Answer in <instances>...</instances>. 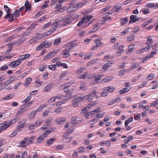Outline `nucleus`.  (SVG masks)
<instances>
[{"label": "nucleus", "mask_w": 158, "mask_h": 158, "mask_svg": "<svg viewBox=\"0 0 158 158\" xmlns=\"http://www.w3.org/2000/svg\"><path fill=\"white\" fill-rule=\"evenodd\" d=\"M152 43L153 41L152 39L151 38V36H149L148 38L147 39V42L146 43V44L148 45V46L141 49L139 51V53H141L144 51H146L147 50H149L151 48L150 45L152 44Z\"/></svg>", "instance_id": "1"}, {"label": "nucleus", "mask_w": 158, "mask_h": 158, "mask_svg": "<svg viewBox=\"0 0 158 158\" xmlns=\"http://www.w3.org/2000/svg\"><path fill=\"white\" fill-rule=\"evenodd\" d=\"M97 93V92L96 91H94L92 93H90L89 94L85 96L86 100H87L89 102L91 101L96 96Z\"/></svg>", "instance_id": "2"}, {"label": "nucleus", "mask_w": 158, "mask_h": 158, "mask_svg": "<svg viewBox=\"0 0 158 158\" xmlns=\"http://www.w3.org/2000/svg\"><path fill=\"white\" fill-rule=\"evenodd\" d=\"M71 15H69L66 16L62 20L63 23L61 25L62 27L66 26L68 24H69L71 22L70 19L71 18Z\"/></svg>", "instance_id": "3"}, {"label": "nucleus", "mask_w": 158, "mask_h": 158, "mask_svg": "<svg viewBox=\"0 0 158 158\" xmlns=\"http://www.w3.org/2000/svg\"><path fill=\"white\" fill-rule=\"evenodd\" d=\"M43 37V36H42L40 35L37 34L35 37L29 40V43L31 44H34L39 40L41 39Z\"/></svg>", "instance_id": "4"}, {"label": "nucleus", "mask_w": 158, "mask_h": 158, "mask_svg": "<svg viewBox=\"0 0 158 158\" xmlns=\"http://www.w3.org/2000/svg\"><path fill=\"white\" fill-rule=\"evenodd\" d=\"M19 119V118L16 117L14 119H12L10 121H5L4 122V123H5L6 127H5V128H7L10 126L11 124H13L14 123H15L17 121H18Z\"/></svg>", "instance_id": "5"}, {"label": "nucleus", "mask_w": 158, "mask_h": 158, "mask_svg": "<svg viewBox=\"0 0 158 158\" xmlns=\"http://www.w3.org/2000/svg\"><path fill=\"white\" fill-rule=\"evenodd\" d=\"M56 53V52L54 51L51 52L49 53L48 55L44 56V57L43 59L44 60H47L48 59H51L54 57Z\"/></svg>", "instance_id": "6"}, {"label": "nucleus", "mask_w": 158, "mask_h": 158, "mask_svg": "<svg viewBox=\"0 0 158 158\" xmlns=\"http://www.w3.org/2000/svg\"><path fill=\"white\" fill-rule=\"evenodd\" d=\"M59 21H56L54 22L52 25V26L53 28V29L50 30L48 31V34H49L52 32H53L57 28V24H58Z\"/></svg>", "instance_id": "7"}, {"label": "nucleus", "mask_w": 158, "mask_h": 158, "mask_svg": "<svg viewBox=\"0 0 158 158\" xmlns=\"http://www.w3.org/2000/svg\"><path fill=\"white\" fill-rule=\"evenodd\" d=\"M21 63V61L19 59V60H16L11 62L9 64V66H13L14 67H15L19 65Z\"/></svg>", "instance_id": "8"}, {"label": "nucleus", "mask_w": 158, "mask_h": 158, "mask_svg": "<svg viewBox=\"0 0 158 158\" xmlns=\"http://www.w3.org/2000/svg\"><path fill=\"white\" fill-rule=\"evenodd\" d=\"M25 138L24 139L21 141L19 143V146L20 147H25L27 146V145H28V143L27 142V140Z\"/></svg>", "instance_id": "9"}, {"label": "nucleus", "mask_w": 158, "mask_h": 158, "mask_svg": "<svg viewBox=\"0 0 158 158\" xmlns=\"http://www.w3.org/2000/svg\"><path fill=\"white\" fill-rule=\"evenodd\" d=\"M112 64V63H111L109 61H108L103 66L102 69L103 71L104 72L106 71L108 69Z\"/></svg>", "instance_id": "10"}, {"label": "nucleus", "mask_w": 158, "mask_h": 158, "mask_svg": "<svg viewBox=\"0 0 158 158\" xmlns=\"http://www.w3.org/2000/svg\"><path fill=\"white\" fill-rule=\"evenodd\" d=\"M27 105V104H23L21 107V108L19 110L16 114L17 116H19L21 115L25 110V108Z\"/></svg>", "instance_id": "11"}, {"label": "nucleus", "mask_w": 158, "mask_h": 158, "mask_svg": "<svg viewBox=\"0 0 158 158\" xmlns=\"http://www.w3.org/2000/svg\"><path fill=\"white\" fill-rule=\"evenodd\" d=\"M46 136V133H44L42 135H40L39 136L37 140V142L38 143H41L44 139V137Z\"/></svg>", "instance_id": "12"}, {"label": "nucleus", "mask_w": 158, "mask_h": 158, "mask_svg": "<svg viewBox=\"0 0 158 158\" xmlns=\"http://www.w3.org/2000/svg\"><path fill=\"white\" fill-rule=\"evenodd\" d=\"M123 46H119L118 49V51L116 52V55L117 56H120L121 53L123 52L124 51Z\"/></svg>", "instance_id": "13"}, {"label": "nucleus", "mask_w": 158, "mask_h": 158, "mask_svg": "<svg viewBox=\"0 0 158 158\" xmlns=\"http://www.w3.org/2000/svg\"><path fill=\"white\" fill-rule=\"evenodd\" d=\"M25 7L26 8L25 11L26 12L28 10H30L31 7V4H30L28 1L27 0L25 3Z\"/></svg>", "instance_id": "14"}, {"label": "nucleus", "mask_w": 158, "mask_h": 158, "mask_svg": "<svg viewBox=\"0 0 158 158\" xmlns=\"http://www.w3.org/2000/svg\"><path fill=\"white\" fill-rule=\"evenodd\" d=\"M66 120L65 118H60L56 119V120L57 123L58 124H60L62 122H64Z\"/></svg>", "instance_id": "15"}, {"label": "nucleus", "mask_w": 158, "mask_h": 158, "mask_svg": "<svg viewBox=\"0 0 158 158\" xmlns=\"http://www.w3.org/2000/svg\"><path fill=\"white\" fill-rule=\"evenodd\" d=\"M69 50L68 49H65L62 52V54L64 55V58H67L69 56Z\"/></svg>", "instance_id": "16"}, {"label": "nucleus", "mask_w": 158, "mask_h": 158, "mask_svg": "<svg viewBox=\"0 0 158 158\" xmlns=\"http://www.w3.org/2000/svg\"><path fill=\"white\" fill-rule=\"evenodd\" d=\"M25 138L27 140L28 145H30L32 143V141L35 138V136H32L30 138L25 137Z\"/></svg>", "instance_id": "17"}, {"label": "nucleus", "mask_w": 158, "mask_h": 158, "mask_svg": "<svg viewBox=\"0 0 158 158\" xmlns=\"http://www.w3.org/2000/svg\"><path fill=\"white\" fill-rule=\"evenodd\" d=\"M44 47L48 48L52 44V43H48V41L46 40L42 43Z\"/></svg>", "instance_id": "18"}, {"label": "nucleus", "mask_w": 158, "mask_h": 158, "mask_svg": "<svg viewBox=\"0 0 158 158\" xmlns=\"http://www.w3.org/2000/svg\"><path fill=\"white\" fill-rule=\"evenodd\" d=\"M31 55L30 54H27L24 55H22L19 57V59L20 60H25L29 57Z\"/></svg>", "instance_id": "19"}, {"label": "nucleus", "mask_w": 158, "mask_h": 158, "mask_svg": "<svg viewBox=\"0 0 158 158\" xmlns=\"http://www.w3.org/2000/svg\"><path fill=\"white\" fill-rule=\"evenodd\" d=\"M25 123V122L24 121H22L19 122L18 126V129H21L23 128Z\"/></svg>", "instance_id": "20"}, {"label": "nucleus", "mask_w": 158, "mask_h": 158, "mask_svg": "<svg viewBox=\"0 0 158 158\" xmlns=\"http://www.w3.org/2000/svg\"><path fill=\"white\" fill-rule=\"evenodd\" d=\"M121 9V7L120 6L116 5L112 8V11L116 12H118Z\"/></svg>", "instance_id": "21"}, {"label": "nucleus", "mask_w": 158, "mask_h": 158, "mask_svg": "<svg viewBox=\"0 0 158 158\" xmlns=\"http://www.w3.org/2000/svg\"><path fill=\"white\" fill-rule=\"evenodd\" d=\"M102 75L99 74L96 75L95 77L94 82L97 83L99 82V80L101 79Z\"/></svg>", "instance_id": "22"}, {"label": "nucleus", "mask_w": 158, "mask_h": 158, "mask_svg": "<svg viewBox=\"0 0 158 158\" xmlns=\"http://www.w3.org/2000/svg\"><path fill=\"white\" fill-rule=\"evenodd\" d=\"M131 69H134L137 68L139 66V64H137L135 62H132L131 63Z\"/></svg>", "instance_id": "23"}, {"label": "nucleus", "mask_w": 158, "mask_h": 158, "mask_svg": "<svg viewBox=\"0 0 158 158\" xmlns=\"http://www.w3.org/2000/svg\"><path fill=\"white\" fill-rule=\"evenodd\" d=\"M129 89L127 88H124L122 89L121 90H119V93L120 94H123L126 93L129 91Z\"/></svg>", "instance_id": "24"}, {"label": "nucleus", "mask_w": 158, "mask_h": 158, "mask_svg": "<svg viewBox=\"0 0 158 158\" xmlns=\"http://www.w3.org/2000/svg\"><path fill=\"white\" fill-rule=\"evenodd\" d=\"M75 99L78 103L81 101L86 100L85 96L82 97H79Z\"/></svg>", "instance_id": "25"}, {"label": "nucleus", "mask_w": 158, "mask_h": 158, "mask_svg": "<svg viewBox=\"0 0 158 158\" xmlns=\"http://www.w3.org/2000/svg\"><path fill=\"white\" fill-rule=\"evenodd\" d=\"M105 89L107 91V92H112L114 90V87H113L108 86L105 88Z\"/></svg>", "instance_id": "26"}, {"label": "nucleus", "mask_w": 158, "mask_h": 158, "mask_svg": "<svg viewBox=\"0 0 158 158\" xmlns=\"http://www.w3.org/2000/svg\"><path fill=\"white\" fill-rule=\"evenodd\" d=\"M5 127H6L5 123H2L0 124V133L2 131L6 129L5 128Z\"/></svg>", "instance_id": "27"}, {"label": "nucleus", "mask_w": 158, "mask_h": 158, "mask_svg": "<svg viewBox=\"0 0 158 158\" xmlns=\"http://www.w3.org/2000/svg\"><path fill=\"white\" fill-rule=\"evenodd\" d=\"M87 1H84L83 2H80L78 4H77L76 5V8L81 7L83 6L84 4H85Z\"/></svg>", "instance_id": "28"}, {"label": "nucleus", "mask_w": 158, "mask_h": 158, "mask_svg": "<svg viewBox=\"0 0 158 158\" xmlns=\"http://www.w3.org/2000/svg\"><path fill=\"white\" fill-rule=\"evenodd\" d=\"M20 36V35H18L17 36H15L14 35H12L10 36V37H8L6 40V42H7L8 41H10V40H12L13 39L15 38V37H17L18 36L19 37Z\"/></svg>", "instance_id": "29"}, {"label": "nucleus", "mask_w": 158, "mask_h": 158, "mask_svg": "<svg viewBox=\"0 0 158 158\" xmlns=\"http://www.w3.org/2000/svg\"><path fill=\"white\" fill-rule=\"evenodd\" d=\"M94 42L97 45L98 47L101 46L102 44V43L98 39H95L94 41Z\"/></svg>", "instance_id": "30"}, {"label": "nucleus", "mask_w": 158, "mask_h": 158, "mask_svg": "<svg viewBox=\"0 0 158 158\" xmlns=\"http://www.w3.org/2000/svg\"><path fill=\"white\" fill-rule=\"evenodd\" d=\"M15 77H14L12 76L10 78L9 80L6 81V83L7 85L10 83H12L13 81L15 80Z\"/></svg>", "instance_id": "31"}, {"label": "nucleus", "mask_w": 158, "mask_h": 158, "mask_svg": "<svg viewBox=\"0 0 158 158\" xmlns=\"http://www.w3.org/2000/svg\"><path fill=\"white\" fill-rule=\"evenodd\" d=\"M111 80V79L109 77H107L106 78L102 80L101 81V82L102 83H104L107 82L108 81H110Z\"/></svg>", "instance_id": "32"}, {"label": "nucleus", "mask_w": 158, "mask_h": 158, "mask_svg": "<svg viewBox=\"0 0 158 158\" xmlns=\"http://www.w3.org/2000/svg\"><path fill=\"white\" fill-rule=\"evenodd\" d=\"M56 140L55 138H51L49 140H48L47 142V144L48 145H50L52 144L54 140Z\"/></svg>", "instance_id": "33"}, {"label": "nucleus", "mask_w": 158, "mask_h": 158, "mask_svg": "<svg viewBox=\"0 0 158 158\" xmlns=\"http://www.w3.org/2000/svg\"><path fill=\"white\" fill-rule=\"evenodd\" d=\"M84 19L85 20V21H87L93 18V16L91 15H85L83 17Z\"/></svg>", "instance_id": "34"}, {"label": "nucleus", "mask_w": 158, "mask_h": 158, "mask_svg": "<svg viewBox=\"0 0 158 158\" xmlns=\"http://www.w3.org/2000/svg\"><path fill=\"white\" fill-rule=\"evenodd\" d=\"M61 41V39L60 38H58L56 39L54 42L53 44L54 45H58L59 44Z\"/></svg>", "instance_id": "35"}, {"label": "nucleus", "mask_w": 158, "mask_h": 158, "mask_svg": "<svg viewBox=\"0 0 158 158\" xmlns=\"http://www.w3.org/2000/svg\"><path fill=\"white\" fill-rule=\"evenodd\" d=\"M42 123V121L41 120H38L36 121L35 124V126L36 127L39 126Z\"/></svg>", "instance_id": "36"}, {"label": "nucleus", "mask_w": 158, "mask_h": 158, "mask_svg": "<svg viewBox=\"0 0 158 158\" xmlns=\"http://www.w3.org/2000/svg\"><path fill=\"white\" fill-rule=\"evenodd\" d=\"M140 115L139 114H135L134 118L135 120H138L140 119Z\"/></svg>", "instance_id": "37"}, {"label": "nucleus", "mask_w": 158, "mask_h": 158, "mask_svg": "<svg viewBox=\"0 0 158 158\" xmlns=\"http://www.w3.org/2000/svg\"><path fill=\"white\" fill-rule=\"evenodd\" d=\"M25 39L23 38L20 39L18 41L16 42V43L18 44H21L25 41Z\"/></svg>", "instance_id": "38"}, {"label": "nucleus", "mask_w": 158, "mask_h": 158, "mask_svg": "<svg viewBox=\"0 0 158 158\" xmlns=\"http://www.w3.org/2000/svg\"><path fill=\"white\" fill-rule=\"evenodd\" d=\"M87 73L85 72L83 74L80 75L79 78L80 79H84L87 75Z\"/></svg>", "instance_id": "39"}, {"label": "nucleus", "mask_w": 158, "mask_h": 158, "mask_svg": "<svg viewBox=\"0 0 158 158\" xmlns=\"http://www.w3.org/2000/svg\"><path fill=\"white\" fill-rule=\"evenodd\" d=\"M99 29V27L98 25H96L92 29L91 31L92 32H95Z\"/></svg>", "instance_id": "40"}, {"label": "nucleus", "mask_w": 158, "mask_h": 158, "mask_svg": "<svg viewBox=\"0 0 158 158\" xmlns=\"http://www.w3.org/2000/svg\"><path fill=\"white\" fill-rule=\"evenodd\" d=\"M51 87L52 85H48L45 87L44 91H46V92H48L50 90Z\"/></svg>", "instance_id": "41"}, {"label": "nucleus", "mask_w": 158, "mask_h": 158, "mask_svg": "<svg viewBox=\"0 0 158 158\" xmlns=\"http://www.w3.org/2000/svg\"><path fill=\"white\" fill-rule=\"evenodd\" d=\"M135 48L134 46L133 45H130L128 46V51L129 52H132Z\"/></svg>", "instance_id": "42"}, {"label": "nucleus", "mask_w": 158, "mask_h": 158, "mask_svg": "<svg viewBox=\"0 0 158 158\" xmlns=\"http://www.w3.org/2000/svg\"><path fill=\"white\" fill-rule=\"evenodd\" d=\"M128 21V19L127 18H125L124 19L122 20L121 24L122 25L126 24L127 23Z\"/></svg>", "instance_id": "43"}, {"label": "nucleus", "mask_w": 158, "mask_h": 158, "mask_svg": "<svg viewBox=\"0 0 158 158\" xmlns=\"http://www.w3.org/2000/svg\"><path fill=\"white\" fill-rule=\"evenodd\" d=\"M77 8H76V5H74L73 6L69 8L67 10H69V11H70V10H71V11L73 12L76 10V9Z\"/></svg>", "instance_id": "44"}, {"label": "nucleus", "mask_w": 158, "mask_h": 158, "mask_svg": "<svg viewBox=\"0 0 158 158\" xmlns=\"http://www.w3.org/2000/svg\"><path fill=\"white\" fill-rule=\"evenodd\" d=\"M52 120V119L51 118H48L46 120V123L47 124V126H48V124L50 123Z\"/></svg>", "instance_id": "45"}, {"label": "nucleus", "mask_w": 158, "mask_h": 158, "mask_svg": "<svg viewBox=\"0 0 158 158\" xmlns=\"http://www.w3.org/2000/svg\"><path fill=\"white\" fill-rule=\"evenodd\" d=\"M55 129L52 128L49 129L45 131V133H46V136L48 135V133H50L54 131Z\"/></svg>", "instance_id": "46"}, {"label": "nucleus", "mask_w": 158, "mask_h": 158, "mask_svg": "<svg viewBox=\"0 0 158 158\" xmlns=\"http://www.w3.org/2000/svg\"><path fill=\"white\" fill-rule=\"evenodd\" d=\"M19 11L18 10H17L14 12V13L13 14L16 17H18L19 16Z\"/></svg>", "instance_id": "47"}, {"label": "nucleus", "mask_w": 158, "mask_h": 158, "mask_svg": "<svg viewBox=\"0 0 158 158\" xmlns=\"http://www.w3.org/2000/svg\"><path fill=\"white\" fill-rule=\"evenodd\" d=\"M48 2V1H45L44 2V5L41 7V8L42 9H43L47 7Z\"/></svg>", "instance_id": "48"}, {"label": "nucleus", "mask_w": 158, "mask_h": 158, "mask_svg": "<svg viewBox=\"0 0 158 158\" xmlns=\"http://www.w3.org/2000/svg\"><path fill=\"white\" fill-rule=\"evenodd\" d=\"M98 121V120L96 119H94L91 120L88 123L90 125L93 124L94 123H96Z\"/></svg>", "instance_id": "49"}, {"label": "nucleus", "mask_w": 158, "mask_h": 158, "mask_svg": "<svg viewBox=\"0 0 158 158\" xmlns=\"http://www.w3.org/2000/svg\"><path fill=\"white\" fill-rule=\"evenodd\" d=\"M142 11L144 14H148L150 12V11L148 9L144 8L142 9Z\"/></svg>", "instance_id": "50"}, {"label": "nucleus", "mask_w": 158, "mask_h": 158, "mask_svg": "<svg viewBox=\"0 0 158 158\" xmlns=\"http://www.w3.org/2000/svg\"><path fill=\"white\" fill-rule=\"evenodd\" d=\"M78 102L75 99L73 102L72 105L74 107H76L78 106Z\"/></svg>", "instance_id": "51"}, {"label": "nucleus", "mask_w": 158, "mask_h": 158, "mask_svg": "<svg viewBox=\"0 0 158 158\" xmlns=\"http://www.w3.org/2000/svg\"><path fill=\"white\" fill-rule=\"evenodd\" d=\"M107 91L105 89V88H104V91L101 94V96L103 97H105L107 95Z\"/></svg>", "instance_id": "52"}, {"label": "nucleus", "mask_w": 158, "mask_h": 158, "mask_svg": "<svg viewBox=\"0 0 158 158\" xmlns=\"http://www.w3.org/2000/svg\"><path fill=\"white\" fill-rule=\"evenodd\" d=\"M85 20L83 18L82 20H80L78 23L77 24V26H81L84 22H85Z\"/></svg>", "instance_id": "53"}, {"label": "nucleus", "mask_w": 158, "mask_h": 158, "mask_svg": "<svg viewBox=\"0 0 158 158\" xmlns=\"http://www.w3.org/2000/svg\"><path fill=\"white\" fill-rule=\"evenodd\" d=\"M48 67L50 69L53 71H54L56 69V65H50Z\"/></svg>", "instance_id": "54"}, {"label": "nucleus", "mask_w": 158, "mask_h": 158, "mask_svg": "<svg viewBox=\"0 0 158 158\" xmlns=\"http://www.w3.org/2000/svg\"><path fill=\"white\" fill-rule=\"evenodd\" d=\"M36 25V24H35L33 23L31 25L30 27L28 28V29L29 30H32L33 29Z\"/></svg>", "instance_id": "55"}, {"label": "nucleus", "mask_w": 158, "mask_h": 158, "mask_svg": "<svg viewBox=\"0 0 158 158\" xmlns=\"http://www.w3.org/2000/svg\"><path fill=\"white\" fill-rule=\"evenodd\" d=\"M110 7V6H107L106 7L102 9L101 10V12L102 13H104L106 11L108 10L109 9Z\"/></svg>", "instance_id": "56"}, {"label": "nucleus", "mask_w": 158, "mask_h": 158, "mask_svg": "<svg viewBox=\"0 0 158 158\" xmlns=\"http://www.w3.org/2000/svg\"><path fill=\"white\" fill-rule=\"evenodd\" d=\"M44 47L42 43L36 48V50L38 51L40 50Z\"/></svg>", "instance_id": "57"}, {"label": "nucleus", "mask_w": 158, "mask_h": 158, "mask_svg": "<svg viewBox=\"0 0 158 158\" xmlns=\"http://www.w3.org/2000/svg\"><path fill=\"white\" fill-rule=\"evenodd\" d=\"M42 13L41 12H38L37 14H36L34 16V18L35 19H37L38 17H39V16H41V15L42 14Z\"/></svg>", "instance_id": "58"}, {"label": "nucleus", "mask_w": 158, "mask_h": 158, "mask_svg": "<svg viewBox=\"0 0 158 158\" xmlns=\"http://www.w3.org/2000/svg\"><path fill=\"white\" fill-rule=\"evenodd\" d=\"M36 127L34 124H30L29 126V128L30 130H32L35 129Z\"/></svg>", "instance_id": "59"}, {"label": "nucleus", "mask_w": 158, "mask_h": 158, "mask_svg": "<svg viewBox=\"0 0 158 158\" xmlns=\"http://www.w3.org/2000/svg\"><path fill=\"white\" fill-rule=\"evenodd\" d=\"M46 19V17L45 16H44L42 18H41L38 21V22H40L41 21L43 22L45 21Z\"/></svg>", "instance_id": "60"}, {"label": "nucleus", "mask_w": 158, "mask_h": 158, "mask_svg": "<svg viewBox=\"0 0 158 158\" xmlns=\"http://www.w3.org/2000/svg\"><path fill=\"white\" fill-rule=\"evenodd\" d=\"M13 97V95L11 94H10L9 95L6 96V97H5L4 98H3L2 99L8 100L9 99L12 98Z\"/></svg>", "instance_id": "61"}, {"label": "nucleus", "mask_w": 158, "mask_h": 158, "mask_svg": "<svg viewBox=\"0 0 158 158\" xmlns=\"http://www.w3.org/2000/svg\"><path fill=\"white\" fill-rule=\"evenodd\" d=\"M154 77V74H151L148 75L147 77V78L149 80H152L153 78Z\"/></svg>", "instance_id": "62"}, {"label": "nucleus", "mask_w": 158, "mask_h": 158, "mask_svg": "<svg viewBox=\"0 0 158 158\" xmlns=\"http://www.w3.org/2000/svg\"><path fill=\"white\" fill-rule=\"evenodd\" d=\"M46 66L45 65H41L39 68V70L41 71H43Z\"/></svg>", "instance_id": "63"}, {"label": "nucleus", "mask_w": 158, "mask_h": 158, "mask_svg": "<svg viewBox=\"0 0 158 158\" xmlns=\"http://www.w3.org/2000/svg\"><path fill=\"white\" fill-rule=\"evenodd\" d=\"M146 6L150 8L153 7L155 6V4L154 3H149L147 4Z\"/></svg>", "instance_id": "64"}]
</instances>
